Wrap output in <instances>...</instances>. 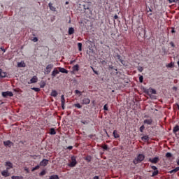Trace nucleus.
I'll list each match as a JSON object with an SVG mask.
<instances>
[{
  "mask_svg": "<svg viewBox=\"0 0 179 179\" xmlns=\"http://www.w3.org/2000/svg\"><path fill=\"white\" fill-rule=\"evenodd\" d=\"M82 104H85V105L90 104V99H89V98H84L82 100Z\"/></svg>",
  "mask_w": 179,
  "mask_h": 179,
  "instance_id": "obj_15",
  "label": "nucleus"
},
{
  "mask_svg": "<svg viewBox=\"0 0 179 179\" xmlns=\"http://www.w3.org/2000/svg\"><path fill=\"white\" fill-rule=\"evenodd\" d=\"M91 69L93 71L94 73H95V75H99V71L94 70V68L93 66H90Z\"/></svg>",
  "mask_w": 179,
  "mask_h": 179,
  "instance_id": "obj_30",
  "label": "nucleus"
},
{
  "mask_svg": "<svg viewBox=\"0 0 179 179\" xmlns=\"http://www.w3.org/2000/svg\"><path fill=\"white\" fill-rule=\"evenodd\" d=\"M168 1L169 2V3H173L174 2L177 3V2H178V0H168Z\"/></svg>",
  "mask_w": 179,
  "mask_h": 179,
  "instance_id": "obj_39",
  "label": "nucleus"
},
{
  "mask_svg": "<svg viewBox=\"0 0 179 179\" xmlns=\"http://www.w3.org/2000/svg\"><path fill=\"white\" fill-rule=\"evenodd\" d=\"M73 62H75V61H71L70 64H73Z\"/></svg>",
  "mask_w": 179,
  "mask_h": 179,
  "instance_id": "obj_58",
  "label": "nucleus"
},
{
  "mask_svg": "<svg viewBox=\"0 0 179 179\" xmlns=\"http://www.w3.org/2000/svg\"><path fill=\"white\" fill-rule=\"evenodd\" d=\"M48 6L52 12H55V10H57V8L52 6V3H49Z\"/></svg>",
  "mask_w": 179,
  "mask_h": 179,
  "instance_id": "obj_18",
  "label": "nucleus"
},
{
  "mask_svg": "<svg viewBox=\"0 0 179 179\" xmlns=\"http://www.w3.org/2000/svg\"><path fill=\"white\" fill-rule=\"evenodd\" d=\"M85 160H86L87 162H88V163H90V162H92V157L87 156V157L85 158Z\"/></svg>",
  "mask_w": 179,
  "mask_h": 179,
  "instance_id": "obj_31",
  "label": "nucleus"
},
{
  "mask_svg": "<svg viewBox=\"0 0 179 179\" xmlns=\"http://www.w3.org/2000/svg\"><path fill=\"white\" fill-rule=\"evenodd\" d=\"M137 69L139 72H143V67L142 66L137 67Z\"/></svg>",
  "mask_w": 179,
  "mask_h": 179,
  "instance_id": "obj_40",
  "label": "nucleus"
},
{
  "mask_svg": "<svg viewBox=\"0 0 179 179\" xmlns=\"http://www.w3.org/2000/svg\"><path fill=\"white\" fill-rule=\"evenodd\" d=\"M38 81V78H37V76H35L31 78V79L30 80V83H29V84L37 83Z\"/></svg>",
  "mask_w": 179,
  "mask_h": 179,
  "instance_id": "obj_14",
  "label": "nucleus"
},
{
  "mask_svg": "<svg viewBox=\"0 0 179 179\" xmlns=\"http://www.w3.org/2000/svg\"><path fill=\"white\" fill-rule=\"evenodd\" d=\"M58 73H59V71H58V69H57V68H55L52 72V79H54V78H55V76H57V75H58Z\"/></svg>",
  "mask_w": 179,
  "mask_h": 179,
  "instance_id": "obj_12",
  "label": "nucleus"
},
{
  "mask_svg": "<svg viewBox=\"0 0 179 179\" xmlns=\"http://www.w3.org/2000/svg\"><path fill=\"white\" fill-rule=\"evenodd\" d=\"M32 90H34V92H40V88H38V87H33Z\"/></svg>",
  "mask_w": 179,
  "mask_h": 179,
  "instance_id": "obj_44",
  "label": "nucleus"
},
{
  "mask_svg": "<svg viewBox=\"0 0 179 179\" xmlns=\"http://www.w3.org/2000/svg\"><path fill=\"white\" fill-rule=\"evenodd\" d=\"M50 96L52 97H57V96H58V92L56 90H52Z\"/></svg>",
  "mask_w": 179,
  "mask_h": 179,
  "instance_id": "obj_20",
  "label": "nucleus"
},
{
  "mask_svg": "<svg viewBox=\"0 0 179 179\" xmlns=\"http://www.w3.org/2000/svg\"><path fill=\"white\" fill-rule=\"evenodd\" d=\"M148 162H150V163H152L153 164H157V163L159 162V157H155L153 159L150 158L148 159Z\"/></svg>",
  "mask_w": 179,
  "mask_h": 179,
  "instance_id": "obj_7",
  "label": "nucleus"
},
{
  "mask_svg": "<svg viewBox=\"0 0 179 179\" xmlns=\"http://www.w3.org/2000/svg\"><path fill=\"white\" fill-rule=\"evenodd\" d=\"M78 50L82 51V43H78Z\"/></svg>",
  "mask_w": 179,
  "mask_h": 179,
  "instance_id": "obj_34",
  "label": "nucleus"
},
{
  "mask_svg": "<svg viewBox=\"0 0 179 179\" xmlns=\"http://www.w3.org/2000/svg\"><path fill=\"white\" fill-rule=\"evenodd\" d=\"M74 107H76L77 108H81L82 106L80 103H75L73 105Z\"/></svg>",
  "mask_w": 179,
  "mask_h": 179,
  "instance_id": "obj_35",
  "label": "nucleus"
},
{
  "mask_svg": "<svg viewBox=\"0 0 179 179\" xmlns=\"http://www.w3.org/2000/svg\"><path fill=\"white\" fill-rule=\"evenodd\" d=\"M150 167H151L152 170H155V171H157V167H156V166L150 165Z\"/></svg>",
  "mask_w": 179,
  "mask_h": 179,
  "instance_id": "obj_43",
  "label": "nucleus"
},
{
  "mask_svg": "<svg viewBox=\"0 0 179 179\" xmlns=\"http://www.w3.org/2000/svg\"><path fill=\"white\" fill-rule=\"evenodd\" d=\"M11 178L12 179H20V177H19V176H12Z\"/></svg>",
  "mask_w": 179,
  "mask_h": 179,
  "instance_id": "obj_49",
  "label": "nucleus"
},
{
  "mask_svg": "<svg viewBox=\"0 0 179 179\" xmlns=\"http://www.w3.org/2000/svg\"><path fill=\"white\" fill-rule=\"evenodd\" d=\"M148 12H152V8H149Z\"/></svg>",
  "mask_w": 179,
  "mask_h": 179,
  "instance_id": "obj_59",
  "label": "nucleus"
},
{
  "mask_svg": "<svg viewBox=\"0 0 179 179\" xmlns=\"http://www.w3.org/2000/svg\"><path fill=\"white\" fill-rule=\"evenodd\" d=\"M114 19H115V20H117V19H118V15H115V16H114Z\"/></svg>",
  "mask_w": 179,
  "mask_h": 179,
  "instance_id": "obj_53",
  "label": "nucleus"
},
{
  "mask_svg": "<svg viewBox=\"0 0 179 179\" xmlns=\"http://www.w3.org/2000/svg\"><path fill=\"white\" fill-rule=\"evenodd\" d=\"M93 179H100V178H99V176H94Z\"/></svg>",
  "mask_w": 179,
  "mask_h": 179,
  "instance_id": "obj_56",
  "label": "nucleus"
},
{
  "mask_svg": "<svg viewBox=\"0 0 179 179\" xmlns=\"http://www.w3.org/2000/svg\"><path fill=\"white\" fill-rule=\"evenodd\" d=\"M65 96L64 95L61 96V104L62 110H65Z\"/></svg>",
  "mask_w": 179,
  "mask_h": 179,
  "instance_id": "obj_10",
  "label": "nucleus"
},
{
  "mask_svg": "<svg viewBox=\"0 0 179 179\" xmlns=\"http://www.w3.org/2000/svg\"><path fill=\"white\" fill-rule=\"evenodd\" d=\"M109 69H114V71H117V69H115L113 66H110Z\"/></svg>",
  "mask_w": 179,
  "mask_h": 179,
  "instance_id": "obj_50",
  "label": "nucleus"
},
{
  "mask_svg": "<svg viewBox=\"0 0 179 179\" xmlns=\"http://www.w3.org/2000/svg\"><path fill=\"white\" fill-rule=\"evenodd\" d=\"M67 149H69V150H72V149H73V147L72 145H70L67 147Z\"/></svg>",
  "mask_w": 179,
  "mask_h": 179,
  "instance_id": "obj_51",
  "label": "nucleus"
},
{
  "mask_svg": "<svg viewBox=\"0 0 179 179\" xmlns=\"http://www.w3.org/2000/svg\"><path fill=\"white\" fill-rule=\"evenodd\" d=\"M6 72L2 71V69H0V78H6Z\"/></svg>",
  "mask_w": 179,
  "mask_h": 179,
  "instance_id": "obj_19",
  "label": "nucleus"
},
{
  "mask_svg": "<svg viewBox=\"0 0 179 179\" xmlns=\"http://www.w3.org/2000/svg\"><path fill=\"white\" fill-rule=\"evenodd\" d=\"M33 41H34V43H37L38 41V38H37V37H34L33 38Z\"/></svg>",
  "mask_w": 179,
  "mask_h": 179,
  "instance_id": "obj_46",
  "label": "nucleus"
},
{
  "mask_svg": "<svg viewBox=\"0 0 179 179\" xmlns=\"http://www.w3.org/2000/svg\"><path fill=\"white\" fill-rule=\"evenodd\" d=\"M75 93H76V94H80V96H82V92H80L78 90H75Z\"/></svg>",
  "mask_w": 179,
  "mask_h": 179,
  "instance_id": "obj_42",
  "label": "nucleus"
},
{
  "mask_svg": "<svg viewBox=\"0 0 179 179\" xmlns=\"http://www.w3.org/2000/svg\"><path fill=\"white\" fill-rule=\"evenodd\" d=\"M1 176H3V177H9L10 173H9V170L5 169L1 172Z\"/></svg>",
  "mask_w": 179,
  "mask_h": 179,
  "instance_id": "obj_11",
  "label": "nucleus"
},
{
  "mask_svg": "<svg viewBox=\"0 0 179 179\" xmlns=\"http://www.w3.org/2000/svg\"><path fill=\"white\" fill-rule=\"evenodd\" d=\"M17 67L18 68H25L26 67V63L24 62H21L17 63Z\"/></svg>",
  "mask_w": 179,
  "mask_h": 179,
  "instance_id": "obj_16",
  "label": "nucleus"
},
{
  "mask_svg": "<svg viewBox=\"0 0 179 179\" xmlns=\"http://www.w3.org/2000/svg\"><path fill=\"white\" fill-rule=\"evenodd\" d=\"M171 33H176V30H174V28H172Z\"/></svg>",
  "mask_w": 179,
  "mask_h": 179,
  "instance_id": "obj_55",
  "label": "nucleus"
},
{
  "mask_svg": "<svg viewBox=\"0 0 179 179\" xmlns=\"http://www.w3.org/2000/svg\"><path fill=\"white\" fill-rule=\"evenodd\" d=\"M40 166H43V167H45L47 164H48V159H43L41 162H40Z\"/></svg>",
  "mask_w": 179,
  "mask_h": 179,
  "instance_id": "obj_13",
  "label": "nucleus"
},
{
  "mask_svg": "<svg viewBox=\"0 0 179 179\" xmlns=\"http://www.w3.org/2000/svg\"><path fill=\"white\" fill-rule=\"evenodd\" d=\"M113 136L114 138H120V134H118V131L117 130L113 131Z\"/></svg>",
  "mask_w": 179,
  "mask_h": 179,
  "instance_id": "obj_24",
  "label": "nucleus"
},
{
  "mask_svg": "<svg viewBox=\"0 0 179 179\" xmlns=\"http://www.w3.org/2000/svg\"><path fill=\"white\" fill-rule=\"evenodd\" d=\"M69 3V2L66 1V5H68Z\"/></svg>",
  "mask_w": 179,
  "mask_h": 179,
  "instance_id": "obj_60",
  "label": "nucleus"
},
{
  "mask_svg": "<svg viewBox=\"0 0 179 179\" xmlns=\"http://www.w3.org/2000/svg\"><path fill=\"white\" fill-rule=\"evenodd\" d=\"M6 170H10V169H13V164L10 162H6L5 164Z\"/></svg>",
  "mask_w": 179,
  "mask_h": 179,
  "instance_id": "obj_5",
  "label": "nucleus"
},
{
  "mask_svg": "<svg viewBox=\"0 0 179 179\" xmlns=\"http://www.w3.org/2000/svg\"><path fill=\"white\" fill-rule=\"evenodd\" d=\"M3 145L6 148H12L13 146V143L10 141H3Z\"/></svg>",
  "mask_w": 179,
  "mask_h": 179,
  "instance_id": "obj_9",
  "label": "nucleus"
},
{
  "mask_svg": "<svg viewBox=\"0 0 179 179\" xmlns=\"http://www.w3.org/2000/svg\"><path fill=\"white\" fill-rule=\"evenodd\" d=\"M141 139H142V141H149V136H143L142 138H141Z\"/></svg>",
  "mask_w": 179,
  "mask_h": 179,
  "instance_id": "obj_28",
  "label": "nucleus"
},
{
  "mask_svg": "<svg viewBox=\"0 0 179 179\" xmlns=\"http://www.w3.org/2000/svg\"><path fill=\"white\" fill-rule=\"evenodd\" d=\"M117 58L118 61L120 62H121V64H122V65H124V60H122V57H121V55H117Z\"/></svg>",
  "mask_w": 179,
  "mask_h": 179,
  "instance_id": "obj_23",
  "label": "nucleus"
},
{
  "mask_svg": "<svg viewBox=\"0 0 179 179\" xmlns=\"http://www.w3.org/2000/svg\"><path fill=\"white\" fill-rule=\"evenodd\" d=\"M71 162L70 164H68L69 167H75L76 164H78V162H76V156H72L71 157Z\"/></svg>",
  "mask_w": 179,
  "mask_h": 179,
  "instance_id": "obj_3",
  "label": "nucleus"
},
{
  "mask_svg": "<svg viewBox=\"0 0 179 179\" xmlns=\"http://www.w3.org/2000/svg\"><path fill=\"white\" fill-rule=\"evenodd\" d=\"M45 174H47V171H45V170H43L40 173L39 176L41 177H43V176H45Z\"/></svg>",
  "mask_w": 179,
  "mask_h": 179,
  "instance_id": "obj_27",
  "label": "nucleus"
},
{
  "mask_svg": "<svg viewBox=\"0 0 179 179\" xmlns=\"http://www.w3.org/2000/svg\"><path fill=\"white\" fill-rule=\"evenodd\" d=\"M3 97H13V93L12 92H2Z\"/></svg>",
  "mask_w": 179,
  "mask_h": 179,
  "instance_id": "obj_4",
  "label": "nucleus"
},
{
  "mask_svg": "<svg viewBox=\"0 0 179 179\" xmlns=\"http://www.w3.org/2000/svg\"><path fill=\"white\" fill-rule=\"evenodd\" d=\"M81 124H83V125H86L87 124V122H86L85 120H81Z\"/></svg>",
  "mask_w": 179,
  "mask_h": 179,
  "instance_id": "obj_47",
  "label": "nucleus"
},
{
  "mask_svg": "<svg viewBox=\"0 0 179 179\" xmlns=\"http://www.w3.org/2000/svg\"><path fill=\"white\" fill-rule=\"evenodd\" d=\"M139 82L140 83H143V76L139 77Z\"/></svg>",
  "mask_w": 179,
  "mask_h": 179,
  "instance_id": "obj_41",
  "label": "nucleus"
},
{
  "mask_svg": "<svg viewBox=\"0 0 179 179\" xmlns=\"http://www.w3.org/2000/svg\"><path fill=\"white\" fill-rule=\"evenodd\" d=\"M178 131H179V126L178 125H176L175 127H173V132L174 134H177V132H178Z\"/></svg>",
  "mask_w": 179,
  "mask_h": 179,
  "instance_id": "obj_26",
  "label": "nucleus"
},
{
  "mask_svg": "<svg viewBox=\"0 0 179 179\" xmlns=\"http://www.w3.org/2000/svg\"><path fill=\"white\" fill-rule=\"evenodd\" d=\"M169 68H172L173 67V64L170 63L168 64Z\"/></svg>",
  "mask_w": 179,
  "mask_h": 179,
  "instance_id": "obj_52",
  "label": "nucleus"
},
{
  "mask_svg": "<svg viewBox=\"0 0 179 179\" xmlns=\"http://www.w3.org/2000/svg\"><path fill=\"white\" fill-rule=\"evenodd\" d=\"M178 106V109L179 110V105H177Z\"/></svg>",
  "mask_w": 179,
  "mask_h": 179,
  "instance_id": "obj_61",
  "label": "nucleus"
},
{
  "mask_svg": "<svg viewBox=\"0 0 179 179\" xmlns=\"http://www.w3.org/2000/svg\"><path fill=\"white\" fill-rule=\"evenodd\" d=\"M38 169H40V165H37L36 166L34 167L31 169V171H36V170H38Z\"/></svg>",
  "mask_w": 179,
  "mask_h": 179,
  "instance_id": "obj_33",
  "label": "nucleus"
},
{
  "mask_svg": "<svg viewBox=\"0 0 179 179\" xmlns=\"http://www.w3.org/2000/svg\"><path fill=\"white\" fill-rule=\"evenodd\" d=\"M170 45H171V47H173V48H174V47H176V45H174L173 42H170Z\"/></svg>",
  "mask_w": 179,
  "mask_h": 179,
  "instance_id": "obj_48",
  "label": "nucleus"
},
{
  "mask_svg": "<svg viewBox=\"0 0 179 179\" xmlns=\"http://www.w3.org/2000/svg\"><path fill=\"white\" fill-rule=\"evenodd\" d=\"M177 171H179V166L175 168L174 169L170 171V174H175V173H177Z\"/></svg>",
  "mask_w": 179,
  "mask_h": 179,
  "instance_id": "obj_21",
  "label": "nucleus"
},
{
  "mask_svg": "<svg viewBox=\"0 0 179 179\" xmlns=\"http://www.w3.org/2000/svg\"><path fill=\"white\" fill-rule=\"evenodd\" d=\"M150 93H152V94H156V90H155V89H151V90H150Z\"/></svg>",
  "mask_w": 179,
  "mask_h": 179,
  "instance_id": "obj_45",
  "label": "nucleus"
},
{
  "mask_svg": "<svg viewBox=\"0 0 179 179\" xmlns=\"http://www.w3.org/2000/svg\"><path fill=\"white\" fill-rule=\"evenodd\" d=\"M158 174H159V170L155 171L152 174V177H156V176H157Z\"/></svg>",
  "mask_w": 179,
  "mask_h": 179,
  "instance_id": "obj_29",
  "label": "nucleus"
},
{
  "mask_svg": "<svg viewBox=\"0 0 179 179\" xmlns=\"http://www.w3.org/2000/svg\"><path fill=\"white\" fill-rule=\"evenodd\" d=\"M73 71H71L72 75H74L76 72H79V64H76L72 67Z\"/></svg>",
  "mask_w": 179,
  "mask_h": 179,
  "instance_id": "obj_6",
  "label": "nucleus"
},
{
  "mask_svg": "<svg viewBox=\"0 0 179 179\" xmlns=\"http://www.w3.org/2000/svg\"><path fill=\"white\" fill-rule=\"evenodd\" d=\"M145 160V155L143 154H139L136 158H135L133 161L134 164H138V163H141Z\"/></svg>",
  "mask_w": 179,
  "mask_h": 179,
  "instance_id": "obj_1",
  "label": "nucleus"
},
{
  "mask_svg": "<svg viewBox=\"0 0 179 179\" xmlns=\"http://www.w3.org/2000/svg\"><path fill=\"white\" fill-rule=\"evenodd\" d=\"M152 122H153V119H152V117L145 119L143 121V124H145V125H152Z\"/></svg>",
  "mask_w": 179,
  "mask_h": 179,
  "instance_id": "obj_8",
  "label": "nucleus"
},
{
  "mask_svg": "<svg viewBox=\"0 0 179 179\" xmlns=\"http://www.w3.org/2000/svg\"><path fill=\"white\" fill-rule=\"evenodd\" d=\"M52 68H54L53 64H50L47 65L46 68L45 69V71H44V74L49 75L51 71H52Z\"/></svg>",
  "mask_w": 179,
  "mask_h": 179,
  "instance_id": "obj_2",
  "label": "nucleus"
},
{
  "mask_svg": "<svg viewBox=\"0 0 179 179\" xmlns=\"http://www.w3.org/2000/svg\"><path fill=\"white\" fill-rule=\"evenodd\" d=\"M41 87H44V86H41Z\"/></svg>",
  "mask_w": 179,
  "mask_h": 179,
  "instance_id": "obj_63",
  "label": "nucleus"
},
{
  "mask_svg": "<svg viewBox=\"0 0 179 179\" xmlns=\"http://www.w3.org/2000/svg\"><path fill=\"white\" fill-rule=\"evenodd\" d=\"M57 134V131H55V129L51 128L50 129V135H55Z\"/></svg>",
  "mask_w": 179,
  "mask_h": 179,
  "instance_id": "obj_25",
  "label": "nucleus"
},
{
  "mask_svg": "<svg viewBox=\"0 0 179 179\" xmlns=\"http://www.w3.org/2000/svg\"><path fill=\"white\" fill-rule=\"evenodd\" d=\"M150 16H152V13H150Z\"/></svg>",
  "mask_w": 179,
  "mask_h": 179,
  "instance_id": "obj_62",
  "label": "nucleus"
},
{
  "mask_svg": "<svg viewBox=\"0 0 179 179\" xmlns=\"http://www.w3.org/2000/svg\"><path fill=\"white\" fill-rule=\"evenodd\" d=\"M1 50L3 51V52H6V51L3 48H1Z\"/></svg>",
  "mask_w": 179,
  "mask_h": 179,
  "instance_id": "obj_54",
  "label": "nucleus"
},
{
  "mask_svg": "<svg viewBox=\"0 0 179 179\" xmlns=\"http://www.w3.org/2000/svg\"><path fill=\"white\" fill-rule=\"evenodd\" d=\"M144 130H145V125L143 124V125L139 128V131H140V132L143 133Z\"/></svg>",
  "mask_w": 179,
  "mask_h": 179,
  "instance_id": "obj_32",
  "label": "nucleus"
},
{
  "mask_svg": "<svg viewBox=\"0 0 179 179\" xmlns=\"http://www.w3.org/2000/svg\"><path fill=\"white\" fill-rule=\"evenodd\" d=\"M144 118H150V117H149V115H144Z\"/></svg>",
  "mask_w": 179,
  "mask_h": 179,
  "instance_id": "obj_57",
  "label": "nucleus"
},
{
  "mask_svg": "<svg viewBox=\"0 0 179 179\" xmlns=\"http://www.w3.org/2000/svg\"><path fill=\"white\" fill-rule=\"evenodd\" d=\"M173 155L171 154V152H167L166 154V157L170 158L172 157Z\"/></svg>",
  "mask_w": 179,
  "mask_h": 179,
  "instance_id": "obj_36",
  "label": "nucleus"
},
{
  "mask_svg": "<svg viewBox=\"0 0 179 179\" xmlns=\"http://www.w3.org/2000/svg\"><path fill=\"white\" fill-rule=\"evenodd\" d=\"M102 149H103V150H108V146L105 144L102 146Z\"/></svg>",
  "mask_w": 179,
  "mask_h": 179,
  "instance_id": "obj_38",
  "label": "nucleus"
},
{
  "mask_svg": "<svg viewBox=\"0 0 179 179\" xmlns=\"http://www.w3.org/2000/svg\"><path fill=\"white\" fill-rule=\"evenodd\" d=\"M103 110L105 111H108V104H105L103 106Z\"/></svg>",
  "mask_w": 179,
  "mask_h": 179,
  "instance_id": "obj_37",
  "label": "nucleus"
},
{
  "mask_svg": "<svg viewBox=\"0 0 179 179\" xmlns=\"http://www.w3.org/2000/svg\"><path fill=\"white\" fill-rule=\"evenodd\" d=\"M73 33H75V29H73V27H70L69 29V35L71 36V34H73Z\"/></svg>",
  "mask_w": 179,
  "mask_h": 179,
  "instance_id": "obj_22",
  "label": "nucleus"
},
{
  "mask_svg": "<svg viewBox=\"0 0 179 179\" xmlns=\"http://www.w3.org/2000/svg\"><path fill=\"white\" fill-rule=\"evenodd\" d=\"M59 72H61L62 73H68V70L65 69L64 68L62 67H58Z\"/></svg>",
  "mask_w": 179,
  "mask_h": 179,
  "instance_id": "obj_17",
  "label": "nucleus"
}]
</instances>
